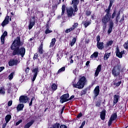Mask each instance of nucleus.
I'll use <instances>...</instances> for the list:
<instances>
[{
  "label": "nucleus",
  "instance_id": "obj_1",
  "mask_svg": "<svg viewBox=\"0 0 128 128\" xmlns=\"http://www.w3.org/2000/svg\"><path fill=\"white\" fill-rule=\"evenodd\" d=\"M20 37L18 36L15 40L13 42L12 46V50H14L13 52V56H20V54L22 58H24L26 54V48H22L20 50Z\"/></svg>",
  "mask_w": 128,
  "mask_h": 128
},
{
  "label": "nucleus",
  "instance_id": "obj_2",
  "mask_svg": "<svg viewBox=\"0 0 128 128\" xmlns=\"http://www.w3.org/2000/svg\"><path fill=\"white\" fill-rule=\"evenodd\" d=\"M86 82V78L84 76H82L79 78L78 82L76 84H73V86L76 88L82 90L84 88Z\"/></svg>",
  "mask_w": 128,
  "mask_h": 128
},
{
  "label": "nucleus",
  "instance_id": "obj_3",
  "mask_svg": "<svg viewBox=\"0 0 128 128\" xmlns=\"http://www.w3.org/2000/svg\"><path fill=\"white\" fill-rule=\"evenodd\" d=\"M106 14L102 18V22L103 24H107L108 22L110 20V18H112V15L110 14V10L107 9L106 10Z\"/></svg>",
  "mask_w": 128,
  "mask_h": 128
},
{
  "label": "nucleus",
  "instance_id": "obj_4",
  "mask_svg": "<svg viewBox=\"0 0 128 128\" xmlns=\"http://www.w3.org/2000/svg\"><path fill=\"white\" fill-rule=\"evenodd\" d=\"M120 74V68L118 66H115L112 70V74L114 76H118Z\"/></svg>",
  "mask_w": 128,
  "mask_h": 128
},
{
  "label": "nucleus",
  "instance_id": "obj_5",
  "mask_svg": "<svg viewBox=\"0 0 128 128\" xmlns=\"http://www.w3.org/2000/svg\"><path fill=\"white\" fill-rule=\"evenodd\" d=\"M68 98H70V95L68 94H63L60 98V102L61 104H64V102H68V100H70Z\"/></svg>",
  "mask_w": 128,
  "mask_h": 128
},
{
  "label": "nucleus",
  "instance_id": "obj_6",
  "mask_svg": "<svg viewBox=\"0 0 128 128\" xmlns=\"http://www.w3.org/2000/svg\"><path fill=\"white\" fill-rule=\"evenodd\" d=\"M40 72V70H38V68L36 67L34 68L32 70V81L34 82L36 80V76H38V74Z\"/></svg>",
  "mask_w": 128,
  "mask_h": 128
},
{
  "label": "nucleus",
  "instance_id": "obj_7",
  "mask_svg": "<svg viewBox=\"0 0 128 128\" xmlns=\"http://www.w3.org/2000/svg\"><path fill=\"white\" fill-rule=\"evenodd\" d=\"M126 50L120 52V49H118V48H116V56L119 58H122V54H126Z\"/></svg>",
  "mask_w": 128,
  "mask_h": 128
},
{
  "label": "nucleus",
  "instance_id": "obj_8",
  "mask_svg": "<svg viewBox=\"0 0 128 128\" xmlns=\"http://www.w3.org/2000/svg\"><path fill=\"white\" fill-rule=\"evenodd\" d=\"M28 100V96H22L19 98V101L20 104H26Z\"/></svg>",
  "mask_w": 128,
  "mask_h": 128
},
{
  "label": "nucleus",
  "instance_id": "obj_9",
  "mask_svg": "<svg viewBox=\"0 0 128 128\" xmlns=\"http://www.w3.org/2000/svg\"><path fill=\"white\" fill-rule=\"evenodd\" d=\"M116 118H118V115L116 113L113 114L112 115L111 118L108 122V126H110V124H112V120H116Z\"/></svg>",
  "mask_w": 128,
  "mask_h": 128
},
{
  "label": "nucleus",
  "instance_id": "obj_10",
  "mask_svg": "<svg viewBox=\"0 0 128 128\" xmlns=\"http://www.w3.org/2000/svg\"><path fill=\"white\" fill-rule=\"evenodd\" d=\"M78 0H73L72 1V4H73V6L74 8V12H76L78 9Z\"/></svg>",
  "mask_w": 128,
  "mask_h": 128
},
{
  "label": "nucleus",
  "instance_id": "obj_11",
  "mask_svg": "<svg viewBox=\"0 0 128 128\" xmlns=\"http://www.w3.org/2000/svg\"><path fill=\"white\" fill-rule=\"evenodd\" d=\"M68 16V18L72 16L74 14V8H70L67 9Z\"/></svg>",
  "mask_w": 128,
  "mask_h": 128
},
{
  "label": "nucleus",
  "instance_id": "obj_12",
  "mask_svg": "<svg viewBox=\"0 0 128 128\" xmlns=\"http://www.w3.org/2000/svg\"><path fill=\"white\" fill-rule=\"evenodd\" d=\"M94 94L95 98H96L100 94V86H98L95 88L94 90Z\"/></svg>",
  "mask_w": 128,
  "mask_h": 128
},
{
  "label": "nucleus",
  "instance_id": "obj_13",
  "mask_svg": "<svg viewBox=\"0 0 128 128\" xmlns=\"http://www.w3.org/2000/svg\"><path fill=\"white\" fill-rule=\"evenodd\" d=\"M10 22V16H6L2 24V26H6Z\"/></svg>",
  "mask_w": 128,
  "mask_h": 128
},
{
  "label": "nucleus",
  "instance_id": "obj_14",
  "mask_svg": "<svg viewBox=\"0 0 128 128\" xmlns=\"http://www.w3.org/2000/svg\"><path fill=\"white\" fill-rule=\"evenodd\" d=\"M118 100H120V96L118 95H114V100H113V104L114 106L118 102Z\"/></svg>",
  "mask_w": 128,
  "mask_h": 128
},
{
  "label": "nucleus",
  "instance_id": "obj_15",
  "mask_svg": "<svg viewBox=\"0 0 128 128\" xmlns=\"http://www.w3.org/2000/svg\"><path fill=\"white\" fill-rule=\"evenodd\" d=\"M18 61V60H10L8 62V66H16Z\"/></svg>",
  "mask_w": 128,
  "mask_h": 128
},
{
  "label": "nucleus",
  "instance_id": "obj_16",
  "mask_svg": "<svg viewBox=\"0 0 128 128\" xmlns=\"http://www.w3.org/2000/svg\"><path fill=\"white\" fill-rule=\"evenodd\" d=\"M6 36H8V32L6 31H5L0 38L1 42L2 44H4V38H6Z\"/></svg>",
  "mask_w": 128,
  "mask_h": 128
},
{
  "label": "nucleus",
  "instance_id": "obj_17",
  "mask_svg": "<svg viewBox=\"0 0 128 128\" xmlns=\"http://www.w3.org/2000/svg\"><path fill=\"white\" fill-rule=\"evenodd\" d=\"M101 70H102V65L100 64L98 66L96 70V72L94 74L95 76H98Z\"/></svg>",
  "mask_w": 128,
  "mask_h": 128
},
{
  "label": "nucleus",
  "instance_id": "obj_18",
  "mask_svg": "<svg viewBox=\"0 0 128 128\" xmlns=\"http://www.w3.org/2000/svg\"><path fill=\"white\" fill-rule=\"evenodd\" d=\"M96 46L98 50H104V42H100L99 43H97Z\"/></svg>",
  "mask_w": 128,
  "mask_h": 128
},
{
  "label": "nucleus",
  "instance_id": "obj_19",
  "mask_svg": "<svg viewBox=\"0 0 128 128\" xmlns=\"http://www.w3.org/2000/svg\"><path fill=\"white\" fill-rule=\"evenodd\" d=\"M24 108V104H19L16 107V110L18 112H20V110H22Z\"/></svg>",
  "mask_w": 128,
  "mask_h": 128
},
{
  "label": "nucleus",
  "instance_id": "obj_20",
  "mask_svg": "<svg viewBox=\"0 0 128 128\" xmlns=\"http://www.w3.org/2000/svg\"><path fill=\"white\" fill-rule=\"evenodd\" d=\"M98 52H94V53H93V54L91 55L90 58L92 60H96V58H98Z\"/></svg>",
  "mask_w": 128,
  "mask_h": 128
},
{
  "label": "nucleus",
  "instance_id": "obj_21",
  "mask_svg": "<svg viewBox=\"0 0 128 128\" xmlns=\"http://www.w3.org/2000/svg\"><path fill=\"white\" fill-rule=\"evenodd\" d=\"M100 118L104 120V118H106V110H103L101 112H100Z\"/></svg>",
  "mask_w": 128,
  "mask_h": 128
},
{
  "label": "nucleus",
  "instance_id": "obj_22",
  "mask_svg": "<svg viewBox=\"0 0 128 128\" xmlns=\"http://www.w3.org/2000/svg\"><path fill=\"white\" fill-rule=\"evenodd\" d=\"M110 52L105 53L104 55V60H108V58H110Z\"/></svg>",
  "mask_w": 128,
  "mask_h": 128
},
{
  "label": "nucleus",
  "instance_id": "obj_23",
  "mask_svg": "<svg viewBox=\"0 0 128 128\" xmlns=\"http://www.w3.org/2000/svg\"><path fill=\"white\" fill-rule=\"evenodd\" d=\"M56 38H52V42L50 44V47L52 48L54 44H56Z\"/></svg>",
  "mask_w": 128,
  "mask_h": 128
},
{
  "label": "nucleus",
  "instance_id": "obj_24",
  "mask_svg": "<svg viewBox=\"0 0 128 128\" xmlns=\"http://www.w3.org/2000/svg\"><path fill=\"white\" fill-rule=\"evenodd\" d=\"M35 24L34 21H30L28 26V30H32Z\"/></svg>",
  "mask_w": 128,
  "mask_h": 128
},
{
  "label": "nucleus",
  "instance_id": "obj_25",
  "mask_svg": "<svg viewBox=\"0 0 128 128\" xmlns=\"http://www.w3.org/2000/svg\"><path fill=\"white\" fill-rule=\"evenodd\" d=\"M10 118H12V116H10V114L7 115L6 116L5 120H6V124H8V122H10Z\"/></svg>",
  "mask_w": 128,
  "mask_h": 128
},
{
  "label": "nucleus",
  "instance_id": "obj_26",
  "mask_svg": "<svg viewBox=\"0 0 128 128\" xmlns=\"http://www.w3.org/2000/svg\"><path fill=\"white\" fill-rule=\"evenodd\" d=\"M34 124V121L32 120L30 122H28L26 125H25L24 128H29L32 125Z\"/></svg>",
  "mask_w": 128,
  "mask_h": 128
},
{
  "label": "nucleus",
  "instance_id": "obj_27",
  "mask_svg": "<svg viewBox=\"0 0 128 128\" xmlns=\"http://www.w3.org/2000/svg\"><path fill=\"white\" fill-rule=\"evenodd\" d=\"M51 88L52 90H58V85L56 84H52Z\"/></svg>",
  "mask_w": 128,
  "mask_h": 128
},
{
  "label": "nucleus",
  "instance_id": "obj_28",
  "mask_svg": "<svg viewBox=\"0 0 128 128\" xmlns=\"http://www.w3.org/2000/svg\"><path fill=\"white\" fill-rule=\"evenodd\" d=\"M76 38H74L72 40L71 42H70V46H74V44H76Z\"/></svg>",
  "mask_w": 128,
  "mask_h": 128
},
{
  "label": "nucleus",
  "instance_id": "obj_29",
  "mask_svg": "<svg viewBox=\"0 0 128 128\" xmlns=\"http://www.w3.org/2000/svg\"><path fill=\"white\" fill-rule=\"evenodd\" d=\"M66 70V68L64 67H62L60 68L58 72L56 73V74H60V72H64Z\"/></svg>",
  "mask_w": 128,
  "mask_h": 128
},
{
  "label": "nucleus",
  "instance_id": "obj_30",
  "mask_svg": "<svg viewBox=\"0 0 128 128\" xmlns=\"http://www.w3.org/2000/svg\"><path fill=\"white\" fill-rule=\"evenodd\" d=\"M8 87V92L9 94H10L12 92V84H7Z\"/></svg>",
  "mask_w": 128,
  "mask_h": 128
},
{
  "label": "nucleus",
  "instance_id": "obj_31",
  "mask_svg": "<svg viewBox=\"0 0 128 128\" xmlns=\"http://www.w3.org/2000/svg\"><path fill=\"white\" fill-rule=\"evenodd\" d=\"M91 22L90 21H86L84 22V26H85V28H88V26H90V24Z\"/></svg>",
  "mask_w": 128,
  "mask_h": 128
},
{
  "label": "nucleus",
  "instance_id": "obj_32",
  "mask_svg": "<svg viewBox=\"0 0 128 128\" xmlns=\"http://www.w3.org/2000/svg\"><path fill=\"white\" fill-rule=\"evenodd\" d=\"M43 50H42V44L40 47H39V50H38V52H39V53L42 54V52H43Z\"/></svg>",
  "mask_w": 128,
  "mask_h": 128
},
{
  "label": "nucleus",
  "instance_id": "obj_33",
  "mask_svg": "<svg viewBox=\"0 0 128 128\" xmlns=\"http://www.w3.org/2000/svg\"><path fill=\"white\" fill-rule=\"evenodd\" d=\"M0 94H6L4 88H0Z\"/></svg>",
  "mask_w": 128,
  "mask_h": 128
},
{
  "label": "nucleus",
  "instance_id": "obj_34",
  "mask_svg": "<svg viewBox=\"0 0 128 128\" xmlns=\"http://www.w3.org/2000/svg\"><path fill=\"white\" fill-rule=\"evenodd\" d=\"M64 12H66V6L62 5V16H64Z\"/></svg>",
  "mask_w": 128,
  "mask_h": 128
},
{
  "label": "nucleus",
  "instance_id": "obj_35",
  "mask_svg": "<svg viewBox=\"0 0 128 128\" xmlns=\"http://www.w3.org/2000/svg\"><path fill=\"white\" fill-rule=\"evenodd\" d=\"M60 123H56L52 126L53 128H60Z\"/></svg>",
  "mask_w": 128,
  "mask_h": 128
},
{
  "label": "nucleus",
  "instance_id": "obj_36",
  "mask_svg": "<svg viewBox=\"0 0 128 128\" xmlns=\"http://www.w3.org/2000/svg\"><path fill=\"white\" fill-rule=\"evenodd\" d=\"M74 30V28H68L65 30V32L66 34H68V32H72Z\"/></svg>",
  "mask_w": 128,
  "mask_h": 128
},
{
  "label": "nucleus",
  "instance_id": "obj_37",
  "mask_svg": "<svg viewBox=\"0 0 128 128\" xmlns=\"http://www.w3.org/2000/svg\"><path fill=\"white\" fill-rule=\"evenodd\" d=\"M14 72H12L8 76L9 80H12L14 78Z\"/></svg>",
  "mask_w": 128,
  "mask_h": 128
},
{
  "label": "nucleus",
  "instance_id": "obj_38",
  "mask_svg": "<svg viewBox=\"0 0 128 128\" xmlns=\"http://www.w3.org/2000/svg\"><path fill=\"white\" fill-rule=\"evenodd\" d=\"M78 22H76L72 26L71 28H73V30H74L75 28H78Z\"/></svg>",
  "mask_w": 128,
  "mask_h": 128
},
{
  "label": "nucleus",
  "instance_id": "obj_39",
  "mask_svg": "<svg viewBox=\"0 0 128 128\" xmlns=\"http://www.w3.org/2000/svg\"><path fill=\"white\" fill-rule=\"evenodd\" d=\"M123 46H124V48L128 50V40H127L126 42L124 44Z\"/></svg>",
  "mask_w": 128,
  "mask_h": 128
},
{
  "label": "nucleus",
  "instance_id": "obj_40",
  "mask_svg": "<svg viewBox=\"0 0 128 128\" xmlns=\"http://www.w3.org/2000/svg\"><path fill=\"white\" fill-rule=\"evenodd\" d=\"M112 4H114V2L112 0H110L108 10H110V8L112 6Z\"/></svg>",
  "mask_w": 128,
  "mask_h": 128
},
{
  "label": "nucleus",
  "instance_id": "obj_41",
  "mask_svg": "<svg viewBox=\"0 0 128 128\" xmlns=\"http://www.w3.org/2000/svg\"><path fill=\"white\" fill-rule=\"evenodd\" d=\"M112 44H114V41L110 40L107 42L106 45L108 46H112Z\"/></svg>",
  "mask_w": 128,
  "mask_h": 128
},
{
  "label": "nucleus",
  "instance_id": "obj_42",
  "mask_svg": "<svg viewBox=\"0 0 128 128\" xmlns=\"http://www.w3.org/2000/svg\"><path fill=\"white\" fill-rule=\"evenodd\" d=\"M114 28V22L110 20V22L109 28Z\"/></svg>",
  "mask_w": 128,
  "mask_h": 128
},
{
  "label": "nucleus",
  "instance_id": "obj_43",
  "mask_svg": "<svg viewBox=\"0 0 128 128\" xmlns=\"http://www.w3.org/2000/svg\"><path fill=\"white\" fill-rule=\"evenodd\" d=\"M50 32H52V30H50V29H48V28H47L46 30L45 34H50Z\"/></svg>",
  "mask_w": 128,
  "mask_h": 128
},
{
  "label": "nucleus",
  "instance_id": "obj_44",
  "mask_svg": "<svg viewBox=\"0 0 128 128\" xmlns=\"http://www.w3.org/2000/svg\"><path fill=\"white\" fill-rule=\"evenodd\" d=\"M86 16H90V14H92V12L88 10H87L86 11Z\"/></svg>",
  "mask_w": 128,
  "mask_h": 128
},
{
  "label": "nucleus",
  "instance_id": "obj_45",
  "mask_svg": "<svg viewBox=\"0 0 128 128\" xmlns=\"http://www.w3.org/2000/svg\"><path fill=\"white\" fill-rule=\"evenodd\" d=\"M106 30V23H104V24H103L104 32H105Z\"/></svg>",
  "mask_w": 128,
  "mask_h": 128
},
{
  "label": "nucleus",
  "instance_id": "obj_46",
  "mask_svg": "<svg viewBox=\"0 0 128 128\" xmlns=\"http://www.w3.org/2000/svg\"><path fill=\"white\" fill-rule=\"evenodd\" d=\"M100 36H96V42L97 44L100 42Z\"/></svg>",
  "mask_w": 128,
  "mask_h": 128
},
{
  "label": "nucleus",
  "instance_id": "obj_47",
  "mask_svg": "<svg viewBox=\"0 0 128 128\" xmlns=\"http://www.w3.org/2000/svg\"><path fill=\"white\" fill-rule=\"evenodd\" d=\"M116 14V12L114 11V13L112 14V18H114Z\"/></svg>",
  "mask_w": 128,
  "mask_h": 128
},
{
  "label": "nucleus",
  "instance_id": "obj_48",
  "mask_svg": "<svg viewBox=\"0 0 128 128\" xmlns=\"http://www.w3.org/2000/svg\"><path fill=\"white\" fill-rule=\"evenodd\" d=\"M86 124V121H83V122L82 124V125L80 126V128H84V125Z\"/></svg>",
  "mask_w": 128,
  "mask_h": 128
},
{
  "label": "nucleus",
  "instance_id": "obj_49",
  "mask_svg": "<svg viewBox=\"0 0 128 128\" xmlns=\"http://www.w3.org/2000/svg\"><path fill=\"white\" fill-rule=\"evenodd\" d=\"M120 84H122V82H119L117 83H115L114 84V86H120Z\"/></svg>",
  "mask_w": 128,
  "mask_h": 128
},
{
  "label": "nucleus",
  "instance_id": "obj_50",
  "mask_svg": "<svg viewBox=\"0 0 128 128\" xmlns=\"http://www.w3.org/2000/svg\"><path fill=\"white\" fill-rule=\"evenodd\" d=\"M38 54H35L34 55V58H33V59H34V60H36V58H38Z\"/></svg>",
  "mask_w": 128,
  "mask_h": 128
},
{
  "label": "nucleus",
  "instance_id": "obj_51",
  "mask_svg": "<svg viewBox=\"0 0 128 128\" xmlns=\"http://www.w3.org/2000/svg\"><path fill=\"white\" fill-rule=\"evenodd\" d=\"M12 100H10L8 102V106H12Z\"/></svg>",
  "mask_w": 128,
  "mask_h": 128
},
{
  "label": "nucleus",
  "instance_id": "obj_52",
  "mask_svg": "<svg viewBox=\"0 0 128 128\" xmlns=\"http://www.w3.org/2000/svg\"><path fill=\"white\" fill-rule=\"evenodd\" d=\"M28 72H30V68L27 67L26 70H25V72L26 74H28Z\"/></svg>",
  "mask_w": 128,
  "mask_h": 128
},
{
  "label": "nucleus",
  "instance_id": "obj_53",
  "mask_svg": "<svg viewBox=\"0 0 128 128\" xmlns=\"http://www.w3.org/2000/svg\"><path fill=\"white\" fill-rule=\"evenodd\" d=\"M22 120H20L19 121H18L17 122H16V126H18L20 122H22Z\"/></svg>",
  "mask_w": 128,
  "mask_h": 128
},
{
  "label": "nucleus",
  "instance_id": "obj_54",
  "mask_svg": "<svg viewBox=\"0 0 128 128\" xmlns=\"http://www.w3.org/2000/svg\"><path fill=\"white\" fill-rule=\"evenodd\" d=\"M112 32V28H109L108 30V34H110Z\"/></svg>",
  "mask_w": 128,
  "mask_h": 128
},
{
  "label": "nucleus",
  "instance_id": "obj_55",
  "mask_svg": "<svg viewBox=\"0 0 128 128\" xmlns=\"http://www.w3.org/2000/svg\"><path fill=\"white\" fill-rule=\"evenodd\" d=\"M60 128H67V127L66 125L62 124L60 126Z\"/></svg>",
  "mask_w": 128,
  "mask_h": 128
},
{
  "label": "nucleus",
  "instance_id": "obj_56",
  "mask_svg": "<svg viewBox=\"0 0 128 128\" xmlns=\"http://www.w3.org/2000/svg\"><path fill=\"white\" fill-rule=\"evenodd\" d=\"M4 70V66H1L0 67V72H2Z\"/></svg>",
  "mask_w": 128,
  "mask_h": 128
},
{
  "label": "nucleus",
  "instance_id": "obj_57",
  "mask_svg": "<svg viewBox=\"0 0 128 128\" xmlns=\"http://www.w3.org/2000/svg\"><path fill=\"white\" fill-rule=\"evenodd\" d=\"M81 116H82V113H80L78 116L77 118H81Z\"/></svg>",
  "mask_w": 128,
  "mask_h": 128
},
{
  "label": "nucleus",
  "instance_id": "obj_58",
  "mask_svg": "<svg viewBox=\"0 0 128 128\" xmlns=\"http://www.w3.org/2000/svg\"><path fill=\"white\" fill-rule=\"evenodd\" d=\"M74 98V96H72L70 98L68 99L69 100H72Z\"/></svg>",
  "mask_w": 128,
  "mask_h": 128
},
{
  "label": "nucleus",
  "instance_id": "obj_59",
  "mask_svg": "<svg viewBox=\"0 0 128 128\" xmlns=\"http://www.w3.org/2000/svg\"><path fill=\"white\" fill-rule=\"evenodd\" d=\"M90 62L87 61L86 64V66H88V64H90Z\"/></svg>",
  "mask_w": 128,
  "mask_h": 128
},
{
  "label": "nucleus",
  "instance_id": "obj_60",
  "mask_svg": "<svg viewBox=\"0 0 128 128\" xmlns=\"http://www.w3.org/2000/svg\"><path fill=\"white\" fill-rule=\"evenodd\" d=\"M120 12L118 13L117 14V17H116V20H118V16H120Z\"/></svg>",
  "mask_w": 128,
  "mask_h": 128
},
{
  "label": "nucleus",
  "instance_id": "obj_61",
  "mask_svg": "<svg viewBox=\"0 0 128 128\" xmlns=\"http://www.w3.org/2000/svg\"><path fill=\"white\" fill-rule=\"evenodd\" d=\"M32 104V101H30V102L29 104V106H30Z\"/></svg>",
  "mask_w": 128,
  "mask_h": 128
},
{
  "label": "nucleus",
  "instance_id": "obj_62",
  "mask_svg": "<svg viewBox=\"0 0 128 128\" xmlns=\"http://www.w3.org/2000/svg\"><path fill=\"white\" fill-rule=\"evenodd\" d=\"M64 110V106L62 108V112H61V114H62Z\"/></svg>",
  "mask_w": 128,
  "mask_h": 128
},
{
  "label": "nucleus",
  "instance_id": "obj_63",
  "mask_svg": "<svg viewBox=\"0 0 128 128\" xmlns=\"http://www.w3.org/2000/svg\"><path fill=\"white\" fill-rule=\"evenodd\" d=\"M36 100V98L34 97H33L31 99V101L32 102V100Z\"/></svg>",
  "mask_w": 128,
  "mask_h": 128
},
{
  "label": "nucleus",
  "instance_id": "obj_64",
  "mask_svg": "<svg viewBox=\"0 0 128 128\" xmlns=\"http://www.w3.org/2000/svg\"><path fill=\"white\" fill-rule=\"evenodd\" d=\"M6 123L4 124H3L2 128H6Z\"/></svg>",
  "mask_w": 128,
  "mask_h": 128
}]
</instances>
